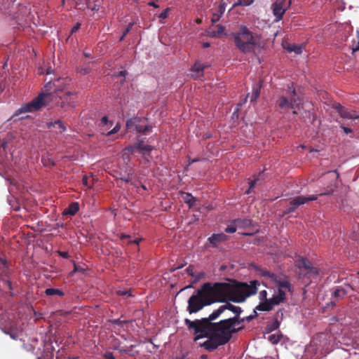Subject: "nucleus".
<instances>
[{
	"label": "nucleus",
	"instance_id": "33",
	"mask_svg": "<svg viewBox=\"0 0 359 359\" xmlns=\"http://www.w3.org/2000/svg\"><path fill=\"white\" fill-rule=\"evenodd\" d=\"M120 239L123 241V243H129L131 241H130V236L126 234H121L120 236Z\"/></svg>",
	"mask_w": 359,
	"mask_h": 359
},
{
	"label": "nucleus",
	"instance_id": "21",
	"mask_svg": "<svg viewBox=\"0 0 359 359\" xmlns=\"http://www.w3.org/2000/svg\"><path fill=\"white\" fill-rule=\"evenodd\" d=\"M79 210V204L77 203H72L67 208H66L63 214L74 215Z\"/></svg>",
	"mask_w": 359,
	"mask_h": 359
},
{
	"label": "nucleus",
	"instance_id": "27",
	"mask_svg": "<svg viewBox=\"0 0 359 359\" xmlns=\"http://www.w3.org/2000/svg\"><path fill=\"white\" fill-rule=\"evenodd\" d=\"M281 337H282V335H280V334H273L269 335V340L273 344H276L280 341Z\"/></svg>",
	"mask_w": 359,
	"mask_h": 359
},
{
	"label": "nucleus",
	"instance_id": "46",
	"mask_svg": "<svg viewBox=\"0 0 359 359\" xmlns=\"http://www.w3.org/2000/svg\"><path fill=\"white\" fill-rule=\"evenodd\" d=\"M60 255L65 258H67L69 257L68 253L66 252H60Z\"/></svg>",
	"mask_w": 359,
	"mask_h": 359
},
{
	"label": "nucleus",
	"instance_id": "22",
	"mask_svg": "<svg viewBox=\"0 0 359 359\" xmlns=\"http://www.w3.org/2000/svg\"><path fill=\"white\" fill-rule=\"evenodd\" d=\"M225 240H226V236L224 233L213 234L209 238L210 242L213 245H216L217 243Z\"/></svg>",
	"mask_w": 359,
	"mask_h": 359
},
{
	"label": "nucleus",
	"instance_id": "56",
	"mask_svg": "<svg viewBox=\"0 0 359 359\" xmlns=\"http://www.w3.org/2000/svg\"><path fill=\"white\" fill-rule=\"evenodd\" d=\"M291 3H292V0H290V1H289V6L291 4Z\"/></svg>",
	"mask_w": 359,
	"mask_h": 359
},
{
	"label": "nucleus",
	"instance_id": "37",
	"mask_svg": "<svg viewBox=\"0 0 359 359\" xmlns=\"http://www.w3.org/2000/svg\"><path fill=\"white\" fill-rule=\"evenodd\" d=\"M224 11H225V7L223 4H220L219 6H218V9H217V13H219L220 15H222L223 13H224Z\"/></svg>",
	"mask_w": 359,
	"mask_h": 359
},
{
	"label": "nucleus",
	"instance_id": "16",
	"mask_svg": "<svg viewBox=\"0 0 359 359\" xmlns=\"http://www.w3.org/2000/svg\"><path fill=\"white\" fill-rule=\"evenodd\" d=\"M336 109L341 118L346 119H359V115H357L355 111L346 109L340 104L337 106Z\"/></svg>",
	"mask_w": 359,
	"mask_h": 359
},
{
	"label": "nucleus",
	"instance_id": "25",
	"mask_svg": "<svg viewBox=\"0 0 359 359\" xmlns=\"http://www.w3.org/2000/svg\"><path fill=\"white\" fill-rule=\"evenodd\" d=\"M45 293L48 296L58 295L62 297L64 295V292L62 290L55 288H48L45 290Z\"/></svg>",
	"mask_w": 359,
	"mask_h": 359
},
{
	"label": "nucleus",
	"instance_id": "30",
	"mask_svg": "<svg viewBox=\"0 0 359 359\" xmlns=\"http://www.w3.org/2000/svg\"><path fill=\"white\" fill-rule=\"evenodd\" d=\"M237 229H238V227L236 226V225L235 224V221H234L233 224L228 226L226 228L225 231L227 232V233H234L236 231Z\"/></svg>",
	"mask_w": 359,
	"mask_h": 359
},
{
	"label": "nucleus",
	"instance_id": "55",
	"mask_svg": "<svg viewBox=\"0 0 359 359\" xmlns=\"http://www.w3.org/2000/svg\"><path fill=\"white\" fill-rule=\"evenodd\" d=\"M85 56H86V57H89V54H88V53H85Z\"/></svg>",
	"mask_w": 359,
	"mask_h": 359
},
{
	"label": "nucleus",
	"instance_id": "52",
	"mask_svg": "<svg viewBox=\"0 0 359 359\" xmlns=\"http://www.w3.org/2000/svg\"><path fill=\"white\" fill-rule=\"evenodd\" d=\"M50 72H50V69H48V70L47 71L46 74H50Z\"/></svg>",
	"mask_w": 359,
	"mask_h": 359
},
{
	"label": "nucleus",
	"instance_id": "34",
	"mask_svg": "<svg viewBox=\"0 0 359 359\" xmlns=\"http://www.w3.org/2000/svg\"><path fill=\"white\" fill-rule=\"evenodd\" d=\"M294 43H285L283 44L284 49L287 50L289 53H292V50Z\"/></svg>",
	"mask_w": 359,
	"mask_h": 359
},
{
	"label": "nucleus",
	"instance_id": "1",
	"mask_svg": "<svg viewBox=\"0 0 359 359\" xmlns=\"http://www.w3.org/2000/svg\"><path fill=\"white\" fill-rule=\"evenodd\" d=\"M185 323L189 329L194 330L195 341L203 337L208 338L201 346L212 351L230 340L232 333L235 331L233 326L239 322L237 317H233L217 323L210 320L191 321L189 319L185 320Z\"/></svg>",
	"mask_w": 359,
	"mask_h": 359
},
{
	"label": "nucleus",
	"instance_id": "49",
	"mask_svg": "<svg viewBox=\"0 0 359 359\" xmlns=\"http://www.w3.org/2000/svg\"><path fill=\"white\" fill-rule=\"evenodd\" d=\"M202 46H203V48H208V47H209V46H210V43H208V42L203 43V45H202Z\"/></svg>",
	"mask_w": 359,
	"mask_h": 359
},
{
	"label": "nucleus",
	"instance_id": "41",
	"mask_svg": "<svg viewBox=\"0 0 359 359\" xmlns=\"http://www.w3.org/2000/svg\"><path fill=\"white\" fill-rule=\"evenodd\" d=\"M344 130V131L348 134V133H351L352 132V130L349 128H347V127H345V126H342L341 127Z\"/></svg>",
	"mask_w": 359,
	"mask_h": 359
},
{
	"label": "nucleus",
	"instance_id": "44",
	"mask_svg": "<svg viewBox=\"0 0 359 359\" xmlns=\"http://www.w3.org/2000/svg\"><path fill=\"white\" fill-rule=\"evenodd\" d=\"M132 26H133V24H131V23H130V24L129 25V27H128L126 29V30L125 31V32H124L123 36V37H122V38H123V37H124V36H126V35L129 32V31H130V28H131V27H132Z\"/></svg>",
	"mask_w": 359,
	"mask_h": 359
},
{
	"label": "nucleus",
	"instance_id": "36",
	"mask_svg": "<svg viewBox=\"0 0 359 359\" xmlns=\"http://www.w3.org/2000/svg\"><path fill=\"white\" fill-rule=\"evenodd\" d=\"M194 266H189L187 269V272L188 273L189 276H191V277H194Z\"/></svg>",
	"mask_w": 359,
	"mask_h": 359
},
{
	"label": "nucleus",
	"instance_id": "15",
	"mask_svg": "<svg viewBox=\"0 0 359 359\" xmlns=\"http://www.w3.org/2000/svg\"><path fill=\"white\" fill-rule=\"evenodd\" d=\"M208 67V65L196 62L191 68V76L195 79H199L203 76V71Z\"/></svg>",
	"mask_w": 359,
	"mask_h": 359
},
{
	"label": "nucleus",
	"instance_id": "45",
	"mask_svg": "<svg viewBox=\"0 0 359 359\" xmlns=\"http://www.w3.org/2000/svg\"><path fill=\"white\" fill-rule=\"evenodd\" d=\"M80 27V24H77L76 26H74L72 29V33L76 32Z\"/></svg>",
	"mask_w": 359,
	"mask_h": 359
},
{
	"label": "nucleus",
	"instance_id": "39",
	"mask_svg": "<svg viewBox=\"0 0 359 359\" xmlns=\"http://www.w3.org/2000/svg\"><path fill=\"white\" fill-rule=\"evenodd\" d=\"M229 309H231L234 313H238L240 311V308L234 307L231 305L229 306Z\"/></svg>",
	"mask_w": 359,
	"mask_h": 359
},
{
	"label": "nucleus",
	"instance_id": "28",
	"mask_svg": "<svg viewBox=\"0 0 359 359\" xmlns=\"http://www.w3.org/2000/svg\"><path fill=\"white\" fill-rule=\"evenodd\" d=\"M305 46L304 45H298L295 44L293 46L292 52H294L296 54H301L303 52Z\"/></svg>",
	"mask_w": 359,
	"mask_h": 359
},
{
	"label": "nucleus",
	"instance_id": "12",
	"mask_svg": "<svg viewBox=\"0 0 359 359\" xmlns=\"http://www.w3.org/2000/svg\"><path fill=\"white\" fill-rule=\"evenodd\" d=\"M271 9L273 15L276 17V21L280 20L287 10V8L285 6V0L275 1L271 5Z\"/></svg>",
	"mask_w": 359,
	"mask_h": 359
},
{
	"label": "nucleus",
	"instance_id": "11",
	"mask_svg": "<svg viewBox=\"0 0 359 359\" xmlns=\"http://www.w3.org/2000/svg\"><path fill=\"white\" fill-rule=\"evenodd\" d=\"M113 122L109 121L107 116H103L100 120V128L102 135L109 136L119 131L121 127L116 124L112 129Z\"/></svg>",
	"mask_w": 359,
	"mask_h": 359
},
{
	"label": "nucleus",
	"instance_id": "31",
	"mask_svg": "<svg viewBox=\"0 0 359 359\" xmlns=\"http://www.w3.org/2000/svg\"><path fill=\"white\" fill-rule=\"evenodd\" d=\"M89 180H90V177H88L87 176H83V180H82L83 184L88 189L91 188L92 185H93V183L89 182Z\"/></svg>",
	"mask_w": 359,
	"mask_h": 359
},
{
	"label": "nucleus",
	"instance_id": "4",
	"mask_svg": "<svg viewBox=\"0 0 359 359\" xmlns=\"http://www.w3.org/2000/svg\"><path fill=\"white\" fill-rule=\"evenodd\" d=\"M233 37L236 48L244 53H253L264 46L261 36L250 32L245 25H240Z\"/></svg>",
	"mask_w": 359,
	"mask_h": 359
},
{
	"label": "nucleus",
	"instance_id": "20",
	"mask_svg": "<svg viewBox=\"0 0 359 359\" xmlns=\"http://www.w3.org/2000/svg\"><path fill=\"white\" fill-rule=\"evenodd\" d=\"M228 307L226 306H221L218 309L213 311L208 317V318H205L203 320H210V322H212V320H215L217 318H218L222 313L224 311L225 309H226Z\"/></svg>",
	"mask_w": 359,
	"mask_h": 359
},
{
	"label": "nucleus",
	"instance_id": "29",
	"mask_svg": "<svg viewBox=\"0 0 359 359\" xmlns=\"http://www.w3.org/2000/svg\"><path fill=\"white\" fill-rule=\"evenodd\" d=\"M254 0H238L237 2H236L234 4H233V7L234 6H249L251 4H252Z\"/></svg>",
	"mask_w": 359,
	"mask_h": 359
},
{
	"label": "nucleus",
	"instance_id": "18",
	"mask_svg": "<svg viewBox=\"0 0 359 359\" xmlns=\"http://www.w3.org/2000/svg\"><path fill=\"white\" fill-rule=\"evenodd\" d=\"M296 265L299 269H305L308 273H317V269L316 268H313L311 266V262L304 258L301 257L298 260H297Z\"/></svg>",
	"mask_w": 359,
	"mask_h": 359
},
{
	"label": "nucleus",
	"instance_id": "23",
	"mask_svg": "<svg viewBox=\"0 0 359 359\" xmlns=\"http://www.w3.org/2000/svg\"><path fill=\"white\" fill-rule=\"evenodd\" d=\"M182 198L184 203H187L190 208L194 205L196 199L194 196H192L191 194L188 193H183Z\"/></svg>",
	"mask_w": 359,
	"mask_h": 359
},
{
	"label": "nucleus",
	"instance_id": "24",
	"mask_svg": "<svg viewBox=\"0 0 359 359\" xmlns=\"http://www.w3.org/2000/svg\"><path fill=\"white\" fill-rule=\"evenodd\" d=\"M171 11L170 8H167L163 10L158 16V22L161 24L165 23L164 20L168 17L169 13Z\"/></svg>",
	"mask_w": 359,
	"mask_h": 359
},
{
	"label": "nucleus",
	"instance_id": "7",
	"mask_svg": "<svg viewBox=\"0 0 359 359\" xmlns=\"http://www.w3.org/2000/svg\"><path fill=\"white\" fill-rule=\"evenodd\" d=\"M142 122H144V120L138 117L130 118L126 123V128L129 130H135L140 133L147 134L150 133L151 128L150 126L142 124Z\"/></svg>",
	"mask_w": 359,
	"mask_h": 359
},
{
	"label": "nucleus",
	"instance_id": "57",
	"mask_svg": "<svg viewBox=\"0 0 359 359\" xmlns=\"http://www.w3.org/2000/svg\"><path fill=\"white\" fill-rule=\"evenodd\" d=\"M142 189H146V187L144 186H142Z\"/></svg>",
	"mask_w": 359,
	"mask_h": 359
},
{
	"label": "nucleus",
	"instance_id": "8",
	"mask_svg": "<svg viewBox=\"0 0 359 359\" xmlns=\"http://www.w3.org/2000/svg\"><path fill=\"white\" fill-rule=\"evenodd\" d=\"M58 97L60 100V102L59 103L56 100V102H53V103L58 104L61 108H63L65 110L73 109L76 106L77 97L76 94L74 93L67 92L62 96H60Z\"/></svg>",
	"mask_w": 359,
	"mask_h": 359
},
{
	"label": "nucleus",
	"instance_id": "10",
	"mask_svg": "<svg viewBox=\"0 0 359 359\" xmlns=\"http://www.w3.org/2000/svg\"><path fill=\"white\" fill-rule=\"evenodd\" d=\"M318 196L313 195L309 197L304 196H299L292 198L290 201V205L285 211V214H288L294 212L299 206L304 205L309 201L317 200Z\"/></svg>",
	"mask_w": 359,
	"mask_h": 359
},
{
	"label": "nucleus",
	"instance_id": "51",
	"mask_svg": "<svg viewBox=\"0 0 359 359\" xmlns=\"http://www.w3.org/2000/svg\"><path fill=\"white\" fill-rule=\"evenodd\" d=\"M196 22H197L198 24H200V23L201 22V19H197V20H196Z\"/></svg>",
	"mask_w": 359,
	"mask_h": 359
},
{
	"label": "nucleus",
	"instance_id": "40",
	"mask_svg": "<svg viewBox=\"0 0 359 359\" xmlns=\"http://www.w3.org/2000/svg\"><path fill=\"white\" fill-rule=\"evenodd\" d=\"M341 294H344V292L343 290H337L334 292V296H336V297L340 296Z\"/></svg>",
	"mask_w": 359,
	"mask_h": 359
},
{
	"label": "nucleus",
	"instance_id": "5",
	"mask_svg": "<svg viewBox=\"0 0 359 359\" xmlns=\"http://www.w3.org/2000/svg\"><path fill=\"white\" fill-rule=\"evenodd\" d=\"M217 292L215 283H205L197 294L192 295L189 299L188 311L195 313L201 310L204 306L210 305L216 302H220Z\"/></svg>",
	"mask_w": 359,
	"mask_h": 359
},
{
	"label": "nucleus",
	"instance_id": "43",
	"mask_svg": "<svg viewBox=\"0 0 359 359\" xmlns=\"http://www.w3.org/2000/svg\"><path fill=\"white\" fill-rule=\"evenodd\" d=\"M117 294L118 295H120V296H124L126 294H128V292L127 291H121V290H118L116 292Z\"/></svg>",
	"mask_w": 359,
	"mask_h": 359
},
{
	"label": "nucleus",
	"instance_id": "9",
	"mask_svg": "<svg viewBox=\"0 0 359 359\" xmlns=\"http://www.w3.org/2000/svg\"><path fill=\"white\" fill-rule=\"evenodd\" d=\"M301 104L302 102L299 98H291L290 100H289L287 97L282 96L279 98L278 101V105L281 109L285 111L293 109L294 114L297 113L296 109H299Z\"/></svg>",
	"mask_w": 359,
	"mask_h": 359
},
{
	"label": "nucleus",
	"instance_id": "2",
	"mask_svg": "<svg viewBox=\"0 0 359 359\" xmlns=\"http://www.w3.org/2000/svg\"><path fill=\"white\" fill-rule=\"evenodd\" d=\"M70 80L67 78H60L53 81L48 82L43 87L41 93L32 101L25 104L20 112H34L42 107L51 105L58 99L57 93L64 90L69 85Z\"/></svg>",
	"mask_w": 359,
	"mask_h": 359
},
{
	"label": "nucleus",
	"instance_id": "42",
	"mask_svg": "<svg viewBox=\"0 0 359 359\" xmlns=\"http://www.w3.org/2000/svg\"><path fill=\"white\" fill-rule=\"evenodd\" d=\"M148 5H149V6H153L154 8H158V7H159V6H158V4H156L155 2H154V1H150V2H149V3H148Z\"/></svg>",
	"mask_w": 359,
	"mask_h": 359
},
{
	"label": "nucleus",
	"instance_id": "3",
	"mask_svg": "<svg viewBox=\"0 0 359 359\" xmlns=\"http://www.w3.org/2000/svg\"><path fill=\"white\" fill-rule=\"evenodd\" d=\"M217 294L220 302L228 300L242 302L252 294L256 293L259 283L253 280L250 284L233 281L232 283H215Z\"/></svg>",
	"mask_w": 359,
	"mask_h": 359
},
{
	"label": "nucleus",
	"instance_id": "19",
	"mask_svg": "<svg viewBox=\"0 0 359 359\" xmlns=\"http://www.w3.org/2000/svg\"><path fill=\"white\" fill-rule=\"evenodd\" d=\"M224 33V28L219 25L210 27L208 30V35L212 38L219 37Z\"/></svg>",
	"mask_w": 359,
	"mask_h": 359
},
{
	"label": "nucleus",
	"instance_id": "54",
	"mask_svg": "<svg viewBox=\"0 0 359 359\" xmlns=\"http://www.w3.org/2000/svg\"><path fill=\"white\" fill-rule=\"evenodd\" d=\"M11 336L12 338L15 339V337L14 336V334H11Z\"/></svg>",
	"mask_w": 359,
	"mask_h": 359
},
{
	"label": "nucleus",
	"instance_id": "32",
	"mask_svg": "<svg viewBox=\"0 0 359 359\" xmlns=\"http://www.w3.org/2000/svg\"><path fill=\"white\" fill-rule=\"evenodd\" d=\"M259 299L261 301H262V302L269 300V299H267V292L265 290H262L259 292Z\"/></svg>",
	"mask_w": 359,
	"mask_h": 359
},
{
	"label": "nucleus",
	"instance_id": "50",
	"mask_svg": "<svg viewBox=\"0 0 359 359\" xmlns=\"http://www.w3.org/2000/svg\"><path fill=\"white\" fill-rule=\"evenodd\" d=\"M291 95H295V90H292L290 93Z\"/></svg>",
	"mask_w": 359,
	"mask_h": 359
},
{
	"label": "nucleus",
	"instance_id": "35",
	"mask_svg": "<svg viewBox=\"0 0 359 359\" xmlns=\"http://www.w3.org/2000/svg\"><path fill=\"white\" fill-rule=\"evenodd\" d=\"M221 16L222 15H220L217 13H213L212 14V22H216L219 21V20L220 19Z\"/></svg>",
	"mask_w": 359,
	"mask_h": 359
},
{
	"label": "nucleus",
	"instance_id": "14",
	"mask_svg": "<svg viewBox=\"0 0 359 359\" xmlns=\"http://www.w3.org/2000/svg\"><path fill=\"white\" fill-rule=\"evenodd\" d=\"M47 128L56 134H62L66 130V126L60 120L47 123Z\"/></svg>",
	"mask_w": 359,
	"mask_h": 359
},
{
	"label": "nucleus",
	"instance_id": "17",
	"mask_svg": "<svg viewBox=\"0 0 359 359\" xmlns=\"http://www.w3.org/2000/svg\"><path fill=\"white\" fill-rule=\"evenodd\" d=\"M235 224L238 229L246 230L245 231L242 232V234L244 235H251L253 231L250 230L251 228V221L250 219H236L235 220Z\"/></svg>",
	"mask_w": 359,
	"mask_h": 359
},
{
	"label": "nucleus",
	"instance_id": "13",
	"mask_svg": "<svg viewBox=\"0 0 359 359\" xmlns=\"http://www.w3.org/2000/svg\"><path fill=\"white\" fill-rule=\"evenodd\" d=\"M126 150L132 153L137 151L145 155L149 154L152 150V147L149 144H144V142L140 141L135 144L133 146L127 147Z\"/></svg>",
	"mask_w": 359,
	"mask_h": 359
},
{
	"label": "nucleus",
	"instance_id": "53",
	"mask_svg": "<svg viewBox=\"0 0 359 359\" xmlns=\"http://www.w3.org/2000/svg\"><path fill=\"white\" fill-rule=\"evenodd\" d=\"M67 0H62V4H65Z\"/></svg>",
	"mask_w": 359,
	"mask_h": 359
},
{
	"label": "nucleus",
	"instance_id": "6",
	"mask_svg": "<svg viewBox=\"0 0 359 359\" xmlns=\"http://www.w3.org/2000/svg\"><path fill=\"white\" fill-rule=\"evenodd\" d=\"M270 278L274 283L275 287H277V292L269 300L261 302L256 307L257 310L271 311L275 306L283 302L286 298L287 293L291 292V285L287 280L277 278L274 275H271Z\"/></svg>",
	"mask_w": 359,
	"mask_h": 359
},
{
	"label": "nucleus",
	"instance_id": "48",
	"mask_svg": "<svg viewBox=\"0 0 359 359\" xmlns=\"http://www.w3.org/2000/svg\"><path fill=\"white\" fill-rule=\"evenodd\" d=\"M126 74V71H121V72H119L118 76H125Z\"/></svg>",
	"mask_w": 359,
	"mask_h": 359
},
{
	"label": "nucleus",
	"instance_id": "38",
	"mask_svg": "<svg viewBox=\"0 0 359 359\" xmlns=\"http://www.w3.org/2000/svg\"><path fill=\"white\" fill-rule=\"evenodd\" d=\"M255 184V181L250 182V187H249L248 190L246 191L245 193L248 194H250V191H251V189L254 187Z\"/></svg>",
	"mask_w": 359,
	"mask_h": 359
},
{
	"label": "nucleus",
	"instance_id": "26",
	"mask_svg": "<svg viewBox=\"0 0 359 359\" xmlns=\"http://www.w3.org/2000/svg\"><path fill=\"white\" fill-rule=\"evenodd\" d=\"M260 95V89L257 87L253 88L251 95H248V97H250L251 102H255L257 100Z\"/></svg>",
	"mask_w": 359,
	"mask_h": 359
},
{
	"label": "nucleus",
	"instance_id": "47",
	"mask_svg": "<svg viewBox=\"0 0 359 359\" xmlns=\"http://www.w3.org/2000/svg\"><path fill=\"white\" fill-rule=\"evenodd\" d=\"M81 72L83 74H88V72H90V69H82Z\"/></svg>",
	"mask_w": 359,
	"mask_h": 359
}]
</instances>
